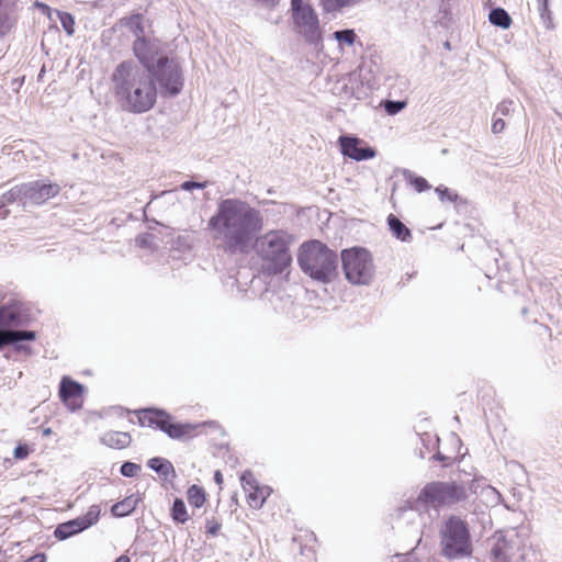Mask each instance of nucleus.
Instances as JSON below:
<instances>
[{"label":"nucleus","mask_w":562,"mask_h":562,"mask_svg":"<svg viewBox=\"0 0 562 562\" xmlns=\"http://www.w3.org/2000/svg\"><path fill=\"white\" fill-rule=\"evenodd\" d=\"M297 262L305 274L322 283L330 282L337 274V255L318 240L301 245Z\"/></svg>","instance_id":"39448f33"},{"label":"nucleus","mask_w":562,"mask_h":562,"mask_svg":"<svg viewBox=\"0 0 562 562\" xmlns=\"http://www.w3.org/2000/svg\"><path fill=\"white\" fill-rule=\"evenodd\" d=\"M214 480L216 484L221 485L223 483V475L220 471H216L214 474Z\"/></svg>","instance_id":"de8ad7c7"},{"label":"nucleus","mask_w":562,"mask_h":562,"mask_svg":"<svg viewBox=\"0 0 562 562\" xmlns=\"http://www.w3.org/2000/svg\"><path fill=\"white\" fill-rule=\"evenodd\" d=\"M36 5L38 8H41L43 12L49 11V8L46 4H44V3H38L37 2Z\"/></svg>","instance_id":"8fccbe9b"},{"label":"nucleus","mask_w":562,"mask_h":562,"mask_svg":"<svg viewBox=\"0 0 562 562\" xmlns=\"http://www.w3.org/2000/svg\"><path fill=\"white\" fill-rule=\"evenodd\" d=\"M207 181L204 182H195V181H186L181 184V189L184 191H191L193 189H204L207 187Z\"/></svg>","instance_id":"ea45409f"},{"label":"nucleus","mask_w":562,"mask_h":562,"mask_svg":"<svg viewBox=\"0 0 562 562\" xmlns=\"http://www.w3.org/2000/svg\"><path fill=\"white\" fill-rule=\"evenodd\" d=\"M352 93H353V95H355L357 99H361V94H362V92H361V91H359V90H358V91H353Z\"/></svg>","instance_id":"864d4df0"},{"label":"nucleus","mask_w":562,"mask_h":562,"mask_svg":"<svg viewBox=\"0 0 562 562\" xmlns=\"http://www.w3.org/2000/svg\"><path fill=\"white\" fill-rule=\"evenodd\" d=\"M99 517L100 507L98 505H92L83 516L58 525L55 530V536L60 540H65L97 524Z\"/></svg>","instance_id":"f8f14e48"},{"label":"nucleus","mask_w":562,"mask_h":562,"mask_svg":"<svg viewBox=\"0 0 562 562\" xmlns=\"http://www.w3.org/2000/svg\"><path fill=\"white\" fill-rule=\"evenodd\" d=\"M24 207L29 205H41L49 199L56 196L60 187L57 183H44L40 181H33L29 183H22Z\"/></svg>","instance_id":"ddd939ff"},{"label":"nucleus","mask_w":562,"mask_h":562,"mask_svg":"<svg viewBox=\"0 0 562 562\" xmlns=\"http://www.w3.org/2000/svg\"><path fill=\"white\" fill-rule=\"evenodd\" d=\"M333 37L338 42L340 50H344L346 46L351 47L358 36L353 30L346 29L334 32Z\"/></svg>","instance_id":"b1692460"},{"label":"nucleus","mask_w":562,"mask_h":562,"mask_svg":"<svg viewBox=\"0 0 562 562\" xmlns=\"http://www.w3.org/2000/svg\"><path fill=\"white\" fill-rule=\"evenodd\" d=\"M519 548L515 528L494 531V562H512Z\"/></svg>","instance_id":"9b49d317"},{"label":"nucleus","mask_w":562,"mask_h":562,"mask_svg":"<svg viewBox=\"0 0 562 562\" xmlns=\"http://www.w3.org/2000/svg\"><path fill=\"white\" fill-rule=\"evenodd\" d=\"M85 387L82 384L64 376L59 384V397L63 403L71 411L80 409L83 404Z\"/></svg>","instance_id":"dca6fc26"},{"label":"nucleus","mask_w":562,"mask_h":562,"mask_svg":"<svg viewBox=\"0 0 562 562\" xmlns=\"http://www.w3.org/2000/svg\"><path fill=\"white\" fill-rule=\"evenodd\" d=\"M148 467L155 471L156 473L160 474L165 479H168L170 475H175V469L170 461L164 459V458H151L148 461Z\"/></svg>","instance_id":"4be33fe9"},{"label":"nucleus","mask_w":562,"mask_h":562,"mask_svg":"<svg viewBox=\"0 0 562 562\" xmlns=\"http://www.w3.org/2000/svg\"><path fill=\"white\" fill-rule=\"evenodd\" d=\"M471 488L473 490V493H476V486L474 485V483L471 485Z\"/></svg>","instance_id":"4d7b16f0"},{"label":"nucleus","mask_w":562,"mask_h":562,"mask_svg":"<svg viewBox=\"0 0 562 562\" xmlns=\"http://www.w3.org/2000/svg\"><path fill=\"white\" fill-rule=\"evenodd\" d=\"M114 94L130 113H145L157 101V74L144 70L133 60L119 64L111 77Z\"/></svg>","instance_id":"f03ea898"},{"label":"nucleus","mask_w":562,"mask_h":562,"mask_svg":"<svg viewBox=\"0 0 562 562\" xmlns=\"http://www.w3.org/2000/svg\"><path fill=\"white\" fill-rule=\"evenodd\" d=\"M342 269L346 279L357 285L369 284L375 272L371 254L361 247L345 249L341 252Z\"/></svg>","instance_id":"0eeeda50"},{"label":"nucleus","mask_w":562,"mask_h":562,"mask_svg":"<svg viewBox=\"0 0 562 562\" xmlns=\"http://www.w3.org/2000/svg\"><path fill=\"white\" fill-rule=\"evenodd\" d=\"M494 507L498 504H502L505 509L509 512H516L519 507L518 501H506L504 496L494 487Z\"/></svg>","instance_id":"7c9ffc66"},{"label":"nucleus","mask_w":562,"mask_h":562,"mask_svg":"<svg viewBox=\"0 0 562 562\" xmlns=\"http://www.w3.org/2000/svg\"><path fill=\"white\" fill-rule=\"evenodd\" d=\"M407 106L406 101L401 100H386L383 103V108L389 115H395Z\"/></svg>","instance_id":"2f4dec72"},{"label":"nucleus","mask_w":562,"mask_h":562,"mask_svg":"<svg viewBox=\"0 0 562 562\" xmlns=\"http://www.w3.org/2000/svg\"><path fill=\"white\" fill-rule=\"evenodd\" d=\"M33 319L32 308L29 303L9 299L0 305V349L20 341H33L36 333L21 330L19 328L30 325Z\"/></svg>","instance_id":"20e7f679"},{"label":"nucleus","mask_w":562,"mask_h":562,"mask_svg":"<svg viewBox=\"0 0 562 562\" xmlns=\"http://www.w3.org/2000/svg\"><path fill=\"white\" fill-rule=\"evenodd\" d=\"M436 193L438 194L441 202H456L458 194L446 187H437Z\"/></svg>","instance_id":"72a5a7b5"},{"label":"nucleus","mask_w":562,"mask_h":562,"mask_svg":"<svg viewBox=\"0 0 562 562\" xmlns=\"http://www.w3.org/2000/svg\"><path fill=\"white\" fill-rule=\"evenodd\" d=\"M171 517L178 524H184L189 519L187 507L181 498H176L171 508Z\"/></svg>","instance_id":"cd10ccee"},{"label":"nucleus","mask_w":562,"mask_h":562,"mask_svg":"<svg viewBox=\"0 0 562 562\" xmlns=\"http://www.w3.org/2000/svg\"><path fill=\"white\" fill-rule=\"evenodd\" d=\"M521 312H522L524 314H526V313H527V307H524V308L521 310Z\"/></svg>","instance_id":"bf43d9fd"},{"label":"nucleus","mask_w":562,"mask_h":562,"mask_svg":"<svg viewBox=\"0 0 562 562\" xmlns=\"http://www.w3.org/2000/svg\"><path fill=\"white\" fill-rule=\"evenodd\" d=\"M299 33L310 43L318 44L322 38L318 16L313 8H306L293 15Z\"/></svg>","instance_id":"4468645a"},{"label":"nucleus","mask_w":562,"mask_h":562,"mask_svg":"<svg viewBox=\"0 0 562 562\" xmlns=\"http://www.w3.org/2000/svg\"><path fill=\"white\" fill-rule=\"evenodd\" d=\"M408 180H409V183L416 189L417 192H423L430 188L427 180L423 177L411 175Z\"/></svg>","instance_id":"e433bc0d"},{"label":"nucleus","mask_w":562,"mask_h":562,"mask_svg":"<svg viewBox=\"0 0 562 562\" xmlns=\"http://www.w3.org/2000/svg\"><path fill=\"white\" fill-rule=\"evenodd\" d=\"M487 20L492 23V7L487 9Z\"/></svg>","instance_id":"603ef678"},{"label":"nucleus","mask_w":562,"mask_h":562,"mask_svg":"<svg viewBox=\"0 0 562 562\" xmlns=\"http://www.w3.org/2000/svg\"><path fill=\"white\" fill-rule=\"evenodd\" d=\"M131 435L125 431H106L101 436V442L110 448L123 449L130 446Z\"/></svg>","instance_id":"aec40b11"},{"label":"nucleus","mask_w":562,"mask_h":562,"mask_svg":"<svg viewBox=\"0 0 562 562\" xmlns=\"http://www.w3.org/2000/svg\"><path fill=\"white\" fill-rule=\"evenodd\" d=\"M537 2H550V0H537Z\"/></svg>","instance_id":"13d9d810"},{"label":"nucleus","mask_w":562,"mask_h":562,"mask_svg":"<svg viewBox=\"0 0 562 562\" xmlns=\"http://www.w3.org/2000/svg\"><path fill=\"white\" fill-rule=\"evenodd\" d=\"M18 202L24 207V196L22 184L15 186L1 194L0 196V209H3L8 204Z\"/></svg>","instance_id":"5701e85b"},{"label":"nucleus","mask_w":562,"mask_h":562,"mask_svg":"<svg viewBox=\"0 0 562 562\" xmlns=\"http://www.w3.org/2000/svg\"><path fill=\"white\" fill-rule=\"evenodd\" d=\"M312 8L308 4H305L303 0H291V9H292V15H295V13H299L303 9Z\"/></svg>","instance_id":"a19ab883"},{"label":"nucleus","mask_w":562,"mask_h":562,"mask_svg":"<svg viewBox=\"0 0 562 562\" xmlns=\"http://www.w3.org/2000/svg\"><path fill=\"white\" fill-rule=\"evenodd\" d=\"M187 498L191 506L200 508L205 503V492L199 485H191L187 491Z\"/></svg>","instance_id":"a878e982"},{"label":"nucleus","mask_w":562,"mask_h":562,"mask_svg":"<svg viewBox=\"0 0 562 562\" xmlns=\"http://www.w3.org/2000/svg\"><path fill=\"white\" fill-rule=\"evenodd\" d=\"M513 23L509 13L502 7L494 5V27L507 30Z\"/></svg>","instance_id":"bb28decb"},{"label":"nucleus","mask_w":562,"mask_h":562,"mask_svg":"<svg viewBox=\"0 0 562 562\" xmlns=\"http://www.w3.org/2000/svg\"><path fill=\"white\" fill-rule=\"evenodd\" d=\"M121 24L128 29L135 38L149 35L148 25L142 14H133L121 20Z\"/></svg>","instance_id":"6ab92c4d"},{"label":"nucleus","mask_w":562,"mask_h":562,"mask_svg":"<svg viewBox=\"0 0 562 562\" xmlns=\"http://www.w3.org/2000/svg\"><path fill=\"white\" fill-rule=\"evenodd\" d=\"M115 562H130V558L127 555L119 557Z\"/></svg>","instance_id":"09e8293b"},{"label":"nucleus","mask_w":562,"mask_h":562,"mask_svg":"<svg viewBox=\"0 0 562 562\" xmlns=\"http://www.w3.org/2000/svg\"><path fill=\"white\" fill-rule=\"evenodd\" d=\"M240 481L247 494L248 505L256 509L262 507L267 497L270 495V488L268 486H259L257 480L249 471L243 473Z\"/></svg>","instance_id":"2eb2a0df"},{"label":"nucleus","mask_w":562,"mask_h":562,"mask_svg":"<svg viewBox=\"0 0 562 562\" xmlns=\"http://www.w3.org/2000/svg\"><path fill=\"white\" fill-rule=\"evenodd\" d=\"M206 533L215 537L221 529V522L213 518H207L205 521Z\"/></svg>","instance_id":"4c0bfd02"},{"label":"nucleus","mask_w":562,"mask_h":562,"mask_svg":"<svg viewBox=\"0 0 562 562\" xmlns=\"http://www.w3.org/2000/svg\"><path fill=\"white\" fill-rule=\"evenodd\" d=\"M361 74L360 72H352L349 76V82H356L360 80Z\"/></svg>","instance_id":"49530a36"},{"label":"nucleus","mask_w":562,"mask_h":562,"mask_svg":"<svg viewBox=\"0 0 562 562\" xmlns=\"http://www.w3.org/2000/svg\"><path fill=\"white\" fill-rule=\"evenodd\" d=\"M207 226L213 232L214 241L225 251L243 254L263 229L265 218L261 211L248 202L229 198L218 203Z\"/></svg>","instance_id":"f257e3e1"},{"label":"nucleus","mask_w":562,"mask_h":562,"mask_svg":"<svg viewBox=\"0 0 562 562\" xmlns=\"http://www.w3.org/2000/svg\"><path fill=\"white\" fill-rule=\"evenodd\" d=\"M137 243H138L140 246H146V238H145V237H139V238H137Z\"/></svg>","instance_id":"3c124183"},{"label":"nucleus","mask_w":562,"mask_h":562,"mask_svg":"<svg viewBox=\"0 0 562 562\" xmlns=\"http://www.w3.org/2000/svg\"><path fill=\"white\" fill-rule=\"evenodd\" d=\"M538 10L541 20L547 29H553L552 12L550 10V2H538Z\"/></svg>","instance_id":"c85d7f7f"},{"label":"nucleus","mask_w":562,"mask_h":562,"mask_svg":"<svg viewBox=\"0 0 562 562\" xmlns=\"http://www.w3.org/2000/svg\"><path fill=\"white\" fill-rule=\"evenodd\" d=\"M30 453V448L26 445H19L13 451V456L16 460L26 459Z\"/></svg>","instance_id":"58836bf2"},{"label":"nucleus","mask_w":562,"mask_h":562,"mask_svg":"<svg viewBox=\"0 0 562 562\" xmlns=\"http://www.w3.org/2000/svg\"><path fill=\"white\" fill-rule=\"evenodd\" d=\"M515 102L513 100H503L501 103L497 104L496 110L494 111V115L496 113H499L504 116H508L510 113L514 112Z\"/></svg>","instance_id":"c9c22d12"},{"label":"nucleus","mask_w":562,"mask_h":562,"mask_svg":"<svg viewBox=\"0 0 562 562\" xmlns=\"http://www.w3.org/2000/svg\"><path fill=\"white\" fill-rule=\"evenodd\" d=\"M19 16V0H0V38L15 26Z\"/></svg>","instance_id":"a211bd4d"},{"label":"nucleus","mask_w":562,"mask_h":562,"mask_svg":"<svg viewBox=\"0 0 562 562\" xmlns=\"http://www.w3.org/2000/svg\"><path fill=\"white\" fill-rule=\"evenodd\" d=\"M394 559H398V561H397V562H415V561L413 560V558H411V557H404V558H401L400 555H395V557L391 560V562H393V560H394Z\"/></svg>","instance_id":"a18cd8bd"},{"label":"nucleus","mask_w":562,"mask_h":562,"mask_svg":"<svg viewBox=\"0 0 562 562\" xmlns=\"http://www.w3.org/2000/svg\"><path fill=\"white\" fill-rule=\"evenodd\" d=\"M59 22L68 35L74 34L75 20L70 13L57 11Z\"/></svg>","instance_id":"473e14b6"},{"label":"nucleus","mask_w":562,"mask_h":562,"mask_svg":"<svg viewBox=\"0 0 562 562\" xmlns=\"http://www.w3.org/2000/svg\"><path fill=\"white\" fill-rule=\"evenodd\" d=\"M25 562H46L45 554L38 553L29 558Z\"/></svg>","instance_id":"c03bdc74"},{"label":"nucleus","mask_w":562,"mask_h":562,"mask_svg":"<svg viewBox=\"0 0 562 562\" xmlns=\"http://www.w3.org/2000/svg\"><path fill=\"white\" fill-rule=\"evenodd\" d=\"M360 0H321L325 12L333 13L356 5Z\"/></svg>","instance_id":"393cba45"},{"label":"nucleus","mask_w":562,"mask_h":562,"mask_svg":"<svg viewBox=\"0 0 562 562\" xmlns=\"http://www.w3.org/2000/svg\"><path fill=\"white\" fill-rule=\"evenodd\" d=\"M254 1L266 7V8L272 9L279 3L280 0H254Z\"/></svg>","instance_id":"37998d69"},{"label":"nucleus","mask_w":562,"mask_h":562,"mask_svg":"<svg viewBox=\"0 0 562 562\" xmlns=\"http://www.w3.org/2000/svg\"><path fill=\"white\" fill-rule=\"evenodd\" d=\"M437 459L438 460H447L448 458L443 457L441 453H437Z\"/></svg>","instance_id":"6e6d98bb"},{"label":"nucleus","mask_w":562,"mask_h":562,"mask_svg":"<svg viewBox=\"0 0 562 562\" xmlns=\"http://www.w3.org/2000/svg\"><path fill=\"white\" fill-rule=\"evenodd\" d=\"M387 225L393 236L404 243L412 240L411 231L393 214L387 216Z\"/></svg>","instance_id":"412c9836"},{"label":"nucleus","mask_w":562,"mask_h":562,"mask_svg":"<svg viewBox=\"0 0 562 562\" xmlns=\"http://www.w3.org/2000/svg\"><path fill=\"white\" fill-rule=\"evenodd\" d=\"M134 509L130 499H125L123 502H119L112 506V514L117 517H124L128 515Z\"/></svg>","instance_id":"c756f323"},{"label":"nucleus","mask_w":562,"mask_h":562,"mask_svg":"<svg viewBox=\"0 0 562 562\" xmlns=\"http://www.w3.org/2000/svg\"><path fill=\"white\" fill-rule=\"evenodd\" d=\"M161 42L151 34L135 38L133 53L142 68L157 74V83L165 95H177L183 86V78L178 63L161 55Z\"/></svg>","instance_id":"7ed1b4c3"},{"label":"nucleus","mask_w":562,"mask_h":562,"mask_svg":"<svg viewBox=\"0 0 562 562\" xmlns=\"http://www.w3.org/2000/svg\"><path fill=\"white\" fill-rule=\"evenodd\" d=\"M292 244L293 237L286 231L272 229L256 238L255 249L268 271L279 274L292 262Z\"/></svg>","instance_id":"423d86ee"},{"label":"nucleus","mask_w":562,"mask_h":562,"mask_svg":"<svg viewBox=\"0 0 562 562\" xmlns=\"http://www.w3.org/2000/svg\"><path fill=\"white\" fill-rule=\"evenodd\" d=\"M506 126V121L502 117L494 119V134L501 133Z\"/></svg>","instance_id":"79ce46f5"},{"label":"nucleus","mask_w":562,"mask_h":562,"mask_svg":"<svg viewBox=\"0 0 562 562\" xmlns=\"http://www.w3.org/2000/svg\"><path fill=\"white\" fill-rule=\"evenodd\" d=\"M120 471L123 476L134 477L140 472V465L127 461L122 464Z\"/></svg>","instance_id":"f704fd0d"},{"label":"nucleus","mask_w":562,"mask_h":562,"mask_svg":"<svg viewBox=\"0 0 562 562\" xmlns=\"http://www.w3.org/2000/svg\"><path fill=\"white\" fill-rule=\"evenodd\" d=\"M442 553L449 559H459L471 554L470 535L465 524L450 517L441 530Z\"/></svg>","instance_id":"1a4fd4ad"},{"label":"nucleus","mask_w":562,"mask_h":562,"mask_svg":"<svg viewBox=\"0 0 562 562\" xmlns=\"http://www.w3.org/2000/svg\"><path fill=\"white\" fill-rule=\"evenodd\" d=\"M465 497V491L456 483L434 482L427 484L418 496V502L435 505H451Z\"/></svg>","instance_id":"9d476101"},{"label":"nucleus","mask_w":562,"mask_h":562,"mask_svg":"<svg viewBox=\"0 0 562 562\" xmlns=\"http://www.w3.org/2000/svg\"><path fill=\"white\" fill-rule=\"evenodd\" d=\"M138 422L143 427L160 429L172 439H184L200 426L190 423H176L173 417L162 409L145 408L137 412Z\"/></svg>","instance_id":"6e6552de"},{"label":"nucleus","mask_w":562,"mask_h":562,"mask_svg":"<svg viewBox=\"0 0 562 562\" xmlns=\"http://www.w3.org/2000/svg\"><path fill=\"white\" fill-rule=\"evenodd\" d=\"M338 143L344 156L361 161L375 157V150L370 146H363L364 142L353 136H340Z\"/></svg>","instance_id":"f3484780"},{"label":"nucleus","mask_w":562,"mask_h":562,"mask_svg":"<svg viewBox=\"0 0 562 562\" xmlns=\"http://www.w3.org/2000/svg\"><path fill=\"white\" fill-rule=\"evenodd\" d=\"M9 214V211H4L2 213H0V218H5Z\"/></svg>","instance_id":"5fc2aeb1"}]
</instances>
